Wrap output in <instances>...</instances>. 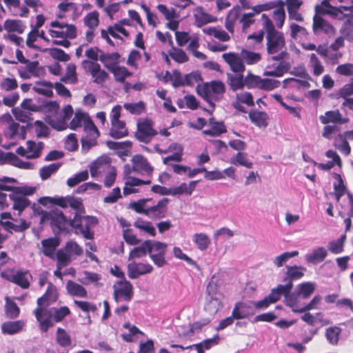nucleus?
Listing matches in <instances>:
<instances>
[{"label": "nucleus", "instance_id": "obj_1", "mask_svg": "<svg viewBox=\"0 0 353 353\" xmlns=\"http://www.w3.org/2000/svg\"><path fill=\"white\" fill-rule=\"evenodd\" d=\"M260 22L265 31L267 52L274 55L272 60L279 62L274 70H265L263 76L282 77L290 68L289 63L285 61L289 57V53L286 51L284 33L276 29V23L267 14H261Z\"/></svg>", "mask_w": 353, "mask_h": 353}, {"label": "nucleus", "instance_id": "obj_2", "mask_svg": "<svg viewBox=\"0 0 353 353\" xmlns=\"http://www.w3.org/2000/svg\"><path fill=\"white\" fill-rule=\"evenodd\" d=\"M225 92V87L221 81H212L199 84L196 86L197 94L202 97L212 108H214L215 102L219 101Z\"/></svg>", "mask_w": 353, "mask_h": 353}, {"label": "nucleus", "instance_id": "obj_3", "mask_svg": "<svg viewBox=\"0 0 353 353\" xmlns=\"http://www.w3.org/2000/svg\"><path fill=\"white\" fill-rule=\"evenodd\" d=\"M50 26L58 28L59 30H49V34L52 38H60L61 40H53L52 44L62 46L64 48H69L71 45L68 39H73L77 37V28L73 24L61 23L58 21H52Z\"/></svg>", "mask_w": 353, "mask_h": 353}, {"label": "nucleus", "instance_id": "obj_4", "mask_svg": "<svg viewBox=\"0 0 353 353\" xmlns=\"http://www.w3.org/2000/svg\"><path fill=\"white\" fill-rule=\"evenodd\" d=\"M98 224V219L92 216H81L76 213L72 219L69 220L68 228L74 229L76 234H81L85 239H94V231L91 228Z\"/></svg>", "mask_w": 353, "mask_h": 353}, {"label": "nucleus", "instance_id": "obj_5", "mask_svg": "<svg viewBox=\"0 0 353 353\" xmlns=\"http://www.w3.org/2000/svg\"><path fill=\"white\" fill-rule=\"evenodd\" d=\"M256 14L272 9V18L279 29H281L285 23L286 15L284 10V2L282 0L270 1L264 3L258 4L250 8Z\"/></svg>", "mask_w": 353, "mask_h": 353}, {"label": "nucleus", "instance_id": "obj_6", "mask_svg": "<svg viewBox=\"0 0 353 353\" xmlns=\"http://www.w3.org/2000/svg\"><path fill=\"white\" fill-rule=\"evenodd\" d=\"M40 223H48L54 232L61 233L68 229L69 220L63 212L59 210L42 211L41 213Z\"/></svg>", "mask_w": 353, "mask_h": 353}, {"label": "nucleus", "instance_id": "obj_7", "mask_svg": "<svg viewBox=\"0 0 353 353\" xmlns=\"http://www.w3.org/2000/svg\"><path fill=\"white\" fill-rule=\"evenodd\" d=\"M0 276L2 279L14 283L24 290L30 288V280L32 278V275L28 271L15 270L12 268L2 271Z\"/></svg>", "mask_w": 353, "mask_h": 353}, {"label": "nucleus", "instance_id": "obj_8", "mask_svg": "<svg viewBox=\"0 0 353 353\" xmlns=\"http://www.w3.org/2000/svg\"><path fill=\"white\" fill-rule=\"evenodd\" d=\"M168 245L158 241L150 240L148 254L153 263L158 268H162L168 264L165 259Z\"/></svg>", "mask_w": 353, "mask_h": 353}, {"label": "nucleus", "instance_id": "obj_9", "mask_svg": "<svg viewBox=\"0 0 353 353\" xmlns=\"http://www.w3.org/2000/svg\"><path fill=\"white\" fill-rule=\"evenodd\" d=\"M137 125L134 137L140 142L148 144L157 134V130L154 128V122L150 119H139Z\"/></svg>", "mask_w": 353, "mask_h": 353}, {"label": "nucleus", "instance_id": "obj_10", "mask_svg": "<svg viewBox=\"0 0 353 353\" xmlns=\"http://www.w3.org/2000/svg\"><path fill=\"white\" fill-rule=\"evenodd\" d=\"M24 64H26L25 67H21L18 69V74L21 79H29L32 77L41 78L45 76V68L39 66L38 61H31L28 60Z\"/></svg>", "mask_w": 353, "mask_h": 353}, {"label": "nucleus", "instance_id": "obj_11", "mask_svg": "<svg viewBox=\"0 0 353 353\" xmlns=\"http://www.w3.org/2000/svg\"><path fill=\"white\" fill-rule=\"evenodd\" d=\"M83 130L85 135L81 138L82 146L83 148L86 147L87 149H90L97 145L99 132L92 119L86 120Z\"/></svg>", "mask_w": 353, "mask_h": 353}, {"label": "nucleus", "instance_id": "obj_12", "mask_svg": "<svg viewBox=\"0 0 353 353\" xmlns=\"http://www.w3.org/2000/svg\"><path fill=\"white\" fill-rule=\"evenodd\" d=\"M113 297L116 302L121 300L130 301L133 297V286L126 279L117 282V287L114 286Z\"/></svg>", "mask_w": 353, "mask_h": 353}, {"label": "nucleus", "instance_id": "obj_13", "mask_svg": "<svg viewBox=\"0 0 353 353\" xmlns=\"http://www.w3.org/2000/svg\"><path fill=\"white\" fill-rule=\"evenodd\" d=\"M41 332H47L54 325L52 310L37 307L33 312Z\"/></svg>", "mask_w": 353, "mask_h": 353}, {"label": "nucleus", "instance_id": "obj_14", "mask_svg": "<svg viewBox=\"0 0 353 353\" xmlns=\"http://www.w3.org/2000/svg\"><path fill=\"white\" fill-rule=\"evenodd\" d=\"M83 68L87 70L92 77L93 81L97 84H102L108 77V74L101 70L100 65L94 61L84 60Z\"/></svg>", "mask_w": 353, "mask_h": 353}, {"label": "nucleus", "instance_id": "obj_15", "mask_svg": "<svg viewBox=\"0 0 353 353\" xmlns=\"http://www.w3.org/2000/svg\"><path fill=\"white\" fill-rule=\"evenodd\" d=\"M128 276L131 279H135L140 276L150 274L154 268L150 263L132 262L127 266Z\"/></svg>", "mask_w": 353, "mask_h": 353}, {"label": "nucleus", "instance_id": "obj_16", "mask_svg": "<svg viewBox=\"0 0 353 353\" xmlns=\"http://www.w3.org/2000/svg\"><path fill=\"white\" fill-rule=\"evenodd\" d=\"M222 58L228 64L230 70L234 73H243L245 67L241 54L228 52L222 54Z\"/></svg>", "mask_w": 353, "mask_h": 353}, {"label": "nucleus", "instance_id": "obj_17", "mask_svg": "<svg viewBox=\"0 0 353 353\" xmlns=\"http://www.w3.org/2000/svg\"><path fill=\"white\" fill-rule=\"evenodd\" d=\"M168 203L169 199L168 198L161 199L157 205L147 208L146 216L152 219L164 218L168 212Z\"/></svg>", "mask_w": 353, "mask_h": 353}, {"label": "nucleus", "instance_id": "obj_18", "mask_svg": "<svg viewBox=\"0 0 353 353\" xmlns=\"http://www.w3.org/2000/svg\"><path fill=\"white\" fill-rule=\"evenodd\" d=\"M312 29L315 34H319L322 32L327 34H334L335 33L334 27L323 19L320 16V14H317L316 12L313 17Z\"/></svg>", "mask_w": 353, "mask_h": 353}, {"label": "nucleus", "instance_id": "obj_19", "mask_svg": "<svg viewBox=\"0 0 353 353\" xmlns=\"http://www.w3.org/2000/svg\"><path fill=\"white\" fill-rule=\"evenodd\" d=\"M303 3L302 0H285L284 4L286 5L289 20H294L298 22H303L304 21V17L299 12Z\"/></svg>", "mask_w": 353, "mask_h": 353}, {"label": "nucleus", "instance_id": "obj_20", "mask_svg": "<svg viewBox=\"0 0 353 353\" xmlns=\"http://www.w3.org/2000/svg\"><path fill=\"white\" fill-rule=\"evenodd\" d=\"M132 170L141 174L151 175L154 169L146 158L142 155H136L132 159Z\"/></svg>", "mask_w": 353, "mask_h": 353}, {"label": "nucleus", "instance_id": "obj_21", "mask_svg": "<svg viewBox=\"0 0 353 353\" xmlns=\"http://www.w3.org/2000/svg\"><path fill=\"white\" fill-rule=\"evenodd\" d=\"M111 159L108 157H100L97 159L90 168L92 177L98 174L111 170Z\"/></svg>", "mask_w": 353, "mask_h": 353}, {"label": "nucleus", "instance_id": "obj_22", "mask_svg": "<svg viewBox=\"0 0 353 353\" xmlns=\"http://www.w3.org/2000/svg\"><path fill=\"white\" fill-rule=\"evenodd\" d=\"M10 199L13 202L12 209L23 212L26 208L30 205V201L25 196L20 195L19 192L13 190V192L9 194Z\"/></svg>", "mask_w": 353, "mask_h": 353}, {"label": "nucleus", "instance_id": "obj_23", "mask_svg": "<svg viewBox=\"0 0 353 353\" xmlns=\"http://www.w3.org/2000/svg\"><path fill=\"white\" fill-rule=\"evenodd\" d=\"M210 128L205 130L203 133L206 135L218 137L227 132V128L223 121H216L214 118L209 119Z\"/></svg>", "mask_w": 353, "mask_h": 353}, {"label": "nucleus", "instance_id": "obj_24", "mask_svg": "<svg viewBox=\"0 0 353 353\" xmlns=\"http://www.w3.org/2000/svg\"><path fill=\"white\" fill-rule=\"evenodd\" d=\"M60 245V241L57 237H50L41 241L43 253L45 256L53 258L57 248Z\"/></svg>", "mask_w": 353, "mask_h": 353}, {"label": "nucleus", "instance_id": "obj_25", "mask_svg": "<svg viewBox=\"0 0 353 353\" xmlns=\"http://www.w3.org/2000/svg\"><path fill=\"white\" fill-rule=\"evenodd\" d=\"M254 313L252 307L243 302L236 303L232 310L233 316L238 320L245 319Z\"/></svg>", "mask_w": 353, "mask_h": 353}, {"label": "nucleus", "instance_id": "obj_26", "mask_svg": "<svg viewBox=\"0 0 353 353\" xmlns=\"http://www.w3.org/2000/svg\"><path fill=\"white\" fill-rule=\"evenodd\" d=\"M248 116L252 123L257 127L266 128L268 125L269 117L265 112L251 110Z\"/></svg>", "mask_w": 353, "mask_h": 353}, {"label": "nucleus", "instance_id": "obj_27", "mask_svg": "<svg viewBox=\"0 0 353 353\" xmlns=\"http://www.w3.org/2000/svg\"><path fill=\"white\" fill-rule=\"evenodd\" d=\"M120 54L118 52L104 53L99 56V60L104 64V66L110 71L118 65Z\"/></svg>", "mask_w": 353, "mask_h": 353}, {"label": "nucleus", "instance_id": "obj_28", "mask_svg": "<svg viewBox=\"0 0 353 353\" xmlns=\"http://www.w3.org/2000/svg\"><path fill=\"white\" fill-rule=\"evenodd\" d=\"M319 119L323 124H327L330 123L341 124L345 123V120L343 119L342 114L338 110L325 112L323 115H321L319 117Z\"/></svg>", "mask_w": 353, "mask_h": 353}, {"label": "nucleus", "instance_id": "obj_29", "mask_svg": "<svg viewBox=\"0 0 353 353\" xmlns=\"http://www.w3.org/2000/svg\"><path fill=\"white\" fill-rule=\"evenodd\" d=\"M111 124L112 127L110 128V135L112 138L119 139L128 136V130L124 121L112 122Z\"/></svg>", "mask_w": 353, "mask_h": 353}, {"label": "nucleus", "instance_id": "obj_30", "mask_svg": "<svg viewBox=\"0 0 353 353\" xmlns=\"http://www.w3.org/2000/svg\"><path fill=\"white\" fill-rule=\"evenodd\" d=\"M227 82L230 88L236 91L242 89L245 86V77L243 73L228 74Z\"/></svg>", "mask_w": 353, "mask_h": 353}, {"label": "nucleus", "instance_id": "obj_31", "mask_svg": "<svg viewBox=\"0 0 353 353\" xmlns=\"http://www.w3.org/2000/svg\"><path fill=\"white\" fill-rule=\"evenodd\" d=\"M194 17L199 27H201L208 23L216 21V18L205 12L201 6L195 9Z\"/></svg>", "mask_w": 353, "mask_h": 353}, {"label": "nucleus", "instance_id": "obj_32", "mask_svg": "<svg viewBox=\"0 0 353 353\" xmlns=\"http://www.w3.org/2000/svg\"><path fill=\"white\" fill-rule=\"evenodd\" d=\"M0 225L8 232L12 233V231L16 232H22L30 228V223L25 219H20V224L17 225L11 221H3L0 220Z\"/></svg>", "mask_w": 353, "mask_h": 353}, {"label": "nucleus", "instance_id": "obj_33", "mask_svg": "<svg viewBox=\"0 0 353 353\" xmlns=\"http://www.w3.org/2000/svg\"><path fill=\"white\" fill-rule=\"evenodd\" d=\"M240 17V8L239 7H234L228 12L225 18V26L230 33L234 32V24L239 20Z\"/></svg>", "mask_w": 353, "mask_h": 353}, {"label": "nucleus", "instance_id": "obj_34", "mask_svg": "<svg viewBox=\"0 0 353 353\" xmlns=\"http://www.w3.org/2000/svg\"><path fill=\"white\" fill-rule=\"evenodd\" d=\"M306 270V268L302 266H288L287 271L285 273V277L283 279L284 281H290L292 282L293 280H298L301 279L304 276L303 272Z\"/></svg>", "mask_w": 353, "mask_h": 353}, {"label": "nucleus", "instance_id": "obj_35", "mask_svg": "<svg viewBox=\"0 0 353 353\" xmlns=\"http://www.w3.org/2000/svg\"><path fill=\"white\" fill-rule=\"evenodd\" d=\"M72 114H73V108H72V105H67L63 109V115H62L63 121H60L57 123H54V121L52 120V121H49V123L52 128H54L58 130H65L66 128L65 121L69 120L71 118V117L72 116Z\"/></svg>", "mask_w": 353, "mask_h": 353}, {"label": "nucleus", "instance_id": "obj_36", "mask_svg": "<svg viewBox=\"0 0 353 353\" xmlns=\"http://www.w3.org/2000/svg\"><path fill=\"white\" fill-rule=\"evenodd\" d=\"M202 31L204 34L212 36L221 41H228L230 39V36L225 30L218 27L205 28Z\"/></svg>", "mask_w": 353, "mask_h": 353}, {"label": "nucleus", "instance_id": "obj_37", "mask_svg": "<svg viewBox=\"0 0 353 353\" xmlns=\"http://www.w3.org/2000/svg\"><path fill=\"white\" fill-rule=\"evenodd\" d=\"M66 289L69 294L73 296L85 298L87 296V291L84 287L71 280L68 281Z\"/></svg>", "mask_w": 353, "mask_h": 353}, {"label": "nucleus", "instance_id": "obj_38", "mask_svg": "<svg viewBox=\"0 0 353 353\" xmlns=\"http://www.w3.org/2000/svg\"><path fill=\"white\" fill-rule=\"evenodd\" d=\"M52 88L53 85L51 82L43 81H37L32 89L37 94L51 97L53 95Z\"/></svg>", "mask_w": 353, "mask_h": 353}, {"label": "nucleus", "instance_id": "obj_39", "mask_svg": "<svg viewBox=\"0 0 353 353\" xmlns=\"http://www.w3.org/2000/svg\"><path fill=\"white\" fill-rule=\"evenodd\" d=\"M23 326V321H8L1 325V330L3 334H14L19 332Z\"/></svg>", "mask_w": 353, "mask_h": 353}, {"label": "nucleus", "instance_id": "obj_40", "mask_svg": "<svg viewBox=\"0 0 353 353\" xmlns=\"http://www.w3.org/2000/svg\"><path fill=\"white\" fill-rule=\"evenodd\" d=\"M3 28L9 32H17L22 34L26 29V26L21 20L6 19L3 23Z\"/></svg>", "mask_w": 353, "mask_h": 353}, {"label": "nucleus", "instance_id": "obj_41", "mask_svg": "<svg viewBox=\"0 0 353 353\" xmlns=\"http://www.w3.org/2000/svg\"><path fill=\"white\" fill-rule=\"evenodd\" d=\"M150 244V240H145L140 246L134 248L129 253L128 259H139L146 256Z\"/></svg>", "mask_w": 353, "mask_h": 353}, {"label": "nucleus", "instance_id": "obj_42", "mask_svg": "<svg viewBox=\"0 0 353 353\" xmlns=\"http://www.w3.org/2000/svg\"><path fill=\"white\" fill-rule=\"evenodd\" d=\"M327 251L323 247H319L312 251L310 254L306 255V261L307 263L316 264L323 261L327 256Z\"/></svg>", "mask_w": 353, "mask_h": 353}, {"label": "nucleus", "instance_id": "obj_43", "mask_svg": "<svg viewBox=\"0 0 353 353\" xmlns=\"http://www.w3.org/2000/svg\"><path fill=\"white\" fill-rule=\"evenodd\" d=\"M206 298L222 299L223 294L219 290V285L217 281H214V276L210 280L206 288Z\"/></svg>", "mask_w": 353, "mask_h": 353}, {"label": "nucleus", "instance_id": "obj_44", "mask_svg": "<svg viewBox=\"0 0 353 353\" xmlns=\"http://www.w3.org/2000/svg\"><path fill=\"white\" fill-rule=\"evenodd\" d=\"M59 12L57 14L58 18L63 19L65 17V14L67 12L72 11L74 14L78 11V6L74 2H68L63 1L57 6Z\"/></svg>", "mask_w": 353, "mask_h": 353}, {"label": "nucleus", "instance_id": "obj_45", "mask_svg": "<svg viewBox=\"0 0 353 353\" xmlns=\"http://www.w3.org/2000/svg\"><path fill=\"white\" fill-rule=\"evenodd\" d=\"M241 56L243 62L248 65H253L259 62L261 59V55L259 52H252L245 49L241 50Z\"/></svg>", "mask_w": 353, "mask_h": 353}, {"label": "nucleus", "instance_id": "obj_46", "mask_svg": "<svg viewBox=\"0 0 353 353\" xmlns=\"http://www.w3.org/2000/svg\"><path fill=\"white\" fill-rule=\"evenodd\" d=\"M247 156V153L239 152L231 158L230 162L233 165H239L250 169L252 168L253 163L248 160Z\"/></svg>", "mask_w": 353, "mask_h": 353}, {"label": "nucleus", "instance_id": "obj_47", "mask_svg": "<svg viewBox=\"0 0 353 353\" xmlns=\"http://www.w3.org/2000/svg\"><path fill=\"white\" fill-rule=\"evenodd\" d=\"M222 307L221 299L206 298L204 309L210 314H216Z\"/></svg>", "mask_w": 353, "mask_h": 353}, {"label": "nucleus", "instance_id": "obj_48", "mask_svg": "<svg viewBox=\"0 0 353 353\" xmlns=\"http://www.w3.org/2000/svg\"><path fill=\"white\" fill-rule=\"evenodd\" d=\"M87 119H91L88 114L81 112H75L73 119L70 123V128L75 130L82 125L84 127Z\"/></svg>", "mask_w": 353, "mask_h": 353}, {"label": "nucleus", "instance_id": "obj_49", "mask_svg": "<svg viewBox=\"0 0 353 353\" xmlns=\"http://www.w3.org/2000/svg\"><path fill=\"white\" fill-rule=\"evenodd\" d=\"M43 143L39 142L37 144L33 141H27V148L29 154L26 155L28 159H35L40 157L41 150L43 149Z\"/></svg>", "mask_w": 353, "mask_h": 353}, {"label": "nucleus", "instance_id": "obj_50", "mask_svg": "<svg viewBox=\"0 0 353 353\" xmlns=\"http://www.w3.org/2000/svg\"><path fill=\"white\" fill-rule=\"evenodd\" d=\"M5 312L10 319H15L20 314V309L17 303L8 296L6 298Z\"/></svg>", "mask_w": 353, "mask_h": 353}, {"label": "nucleus", "instance_id": "obj_51", "mask_svg": "<svg viewBox=\"0 0 353 353\" xmlns=\"http://www.w3.org/2000/svg\"><path fill=\"white\" fill-rule=\"evenodd\" d=\"M334 146L343 154L347 156L351 152L350 146L343 134H339L334 142Z\"/></svg>", "mask_w": 353, "mask_h": 353}, {"label": "nucleus", "instance_id": "obj_52", "mask_svg": "<svg viewBox=\"0 0 353 353\" xmlns=\"http://www.w3.org/2000/svg\"><path fill=\"white\" fill-rule=\"evenodd\" d=\"M68 196L65 197L63 196H57V197H50V196H45L41 198L39 201L42 205H46V201H48L49 203L58 205L59 207L65 208L68 207Z\"/></svg>", "mask_w": 353, "mask_h": 353}, {"label": "nucleus", "instance_id": "obj_53", "mask_svg": "<svg viewBox=\"0 0 353 353\" xmlns=\"http://www.w3.org/2000/svg\"><path fill=\"white\" fill-rule=\"evenodd\" d=\"M169 56L176 62L183 63L188 61L189 58L186 53L181 48L172 47L168 52Z\"/></svg>", "mask_w": 353, "mask_h": 353}, {"label": "nucleus", "instance_id": "obj_54", "mask_svg": "<svg viewBox=\"0 0 353 353\" xmlns=\"http://www.w3.org/2000/svg\"><path fill=\"white\" fill-rule=\"evenodd\" d=\"M341 332V329L339 327H330L325 331V337L328 342L334 345L339 343V336Z\"/></svg>", "mask_w": 353, "mask_h": 353}, {"label": "nucleus", "instance_id": "obj_55", "mask_svg": "<svg viewBox=\"0 0 353 353\" xmlns=\"http://www.w3.org/2000/svg\"><path fill=\"white\" fill-rule=\"evenodd\" d=\"M61 163H54L48 165H45L40 168L39 175L42 180H46L50 177V176L56 172L61 167Z\"/></svg>", "mask_w": 353, "mask_h": 353}, {"label": "nucleus", "instance_id": "obj_56", "mask_svg": "<svg viewBox=\"0 0 353 353\" xmlns=\"http://www.w3.org/2000/svg\"><path fill=\"white\" fill-rule=\"evenodd\" d=\"M193 241L200 250H205L210 244L209 236L204 233H196L194 235Z\"/></svg>", "mask_w": 353, "mask_h": 353}, {"label": "nucleus", "instance_id": "obj_57", "mask_svg": "<svg viewBox=\"0 0 353 353\" xmlns=\"http://www.w3.org/2000/svg\"><path fill=\"white\" fill-rule=\"evenodd\" d=\"M110 72L114 74L115 80L119 82H123L127 77L132 75V73L124 66L117 65Z\"/></svg>", "mask_w": 353, "mask_h": 353}, {"label": "nucleus", "instance_id": "obj_58", "mask_svg": "<svg viewBox=\"0 0 353 353\" xmlns=\"http://www.w3.org/2000/svg\"><path fill=\"white\" fill-rule=\"evenodd\" d=\"M53 314V321L56 323L61 322L64 319L71 313L68 306H62L59 308L52 307Z\"/></svg>", "mask_w": 353, "mask_h": 353}, {"label": "nucleus", "instance_id": "obj_59", "mask_svg": "<svg viewBox=\"0 0 353 353\" xmlns=\"http://www.w3.org/2000/svg\"><path fill=\"white\" fill-rule=\"evenodd\" d=\"M56 340L57 343L61 347L70 346L72 343L70 336L61 327L57 328Z\"/></svg>", "mask_w": 353, "mask_h": 353}, {"label": "nucleus", "instance_id": "obj_60", "mask_svg": "<svg viewBox=\"0 0 353 353\" xmlns=\"http://www.w3.org/2000/svg\"><path fill=\"white\" fill-rule=\"evenodd\" d=\"M51 285L52 284L50 283L48 289L46 290L45 294L39 297L37 301V307L40 308H43L42 305L44 304L46 301H50L51 303L55 302L57 299V295L56 293H53L52 290H51Z\"/></svg>", "mask_w": 353, "mask_h": 353}, {"label": "nucleus", "instance_id": "obj_61", "mask_svg": "<svg viewBox=\"0 0 353 353\" xmlns=\"http://www.w3.org/2000/svg\"><path fill=\"white\" fill-rule=\"evenodd\" d=\"M315 10L317 14H329L335 17H337L339 13L342 12L339 8L334 7L331 4L317 6Z\"/></svg>", "mask_w": 353, "mask_h": 353}, {"label": "nucleus", "instance_id": "obj_62", "mask_svg": "<svg viewBox=\"0 0 353 353\" xmlns=\"http://www.w3.org/2000/svg\"><path fill=\"white\" fill-rule=\"evenodd\" d=\"M57 265L59 268L65 267L71 262L70 254L64 249H59L57 250Z\"/></svg>", "mask_w": 353, "mask_h": 353}, {"label": "nucleus", "instance_id": "obj_63", "mask_svg": "<svg viewBox=\"0 0 353 353\" xmlns=\"http://www.w3.org/2000/svg\"><path fill=\"white\" fill-rule=\"evenodd\" d=\"M99 14L96 10L88 13L84 17L85 25L90 29H94L99 23Z\"/></svg>", "mask_w": 353, "mask_h": 353}, {"label": "nucleus", "instance_id": "obj_64", "mask_svg": "<svg viewBox=\"0 0 353 353\" xmlns=\"http://www.w3.org/2000/svg\"><path fill=\"white\" fill-rule=\"evenodd\" d=\"M261 79L259 76L254 75L251 72H248V74L245 77V86L248 88H259L260 89Z\"/></svg>", "mask_w": 353, "mask_h": 353}]
</instances>
